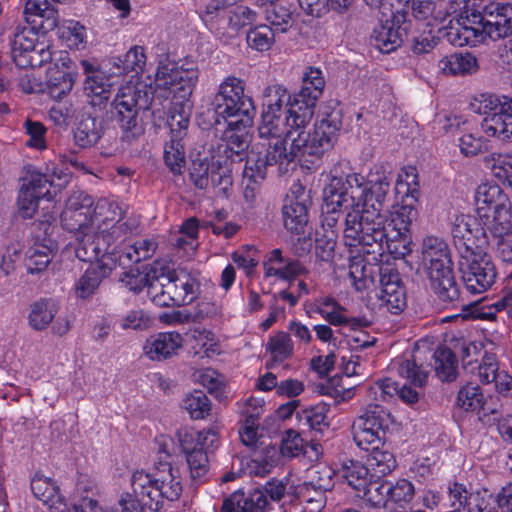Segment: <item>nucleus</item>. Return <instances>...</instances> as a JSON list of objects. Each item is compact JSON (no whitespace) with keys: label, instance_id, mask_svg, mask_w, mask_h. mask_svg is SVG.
<instances>
[{"label":"nucleus","instance_id":"1","mask_svg":"<svg viewBox=\"0 0 512 512\" xmlns=\"http://www.w3.org/2000/svg\"><path fill=\"white\" fill-rule=\"evenodd\" d=\"M391 173L375 165L367 177L348 174L345 179L332 176L324 189V222L333 227L344 215L343 238L346 246L378 244L394 258H404L411 248L408 236L416 211L411 205L396 203L383 215L382 209L390 189Z\"/></svg>","mask_w":512,"mask_h":512},{"label":"nucleus","instance_id":"2","mask_svg":"<svg viewBox=\"0 0 512 512\" xmlns=\"http://www.w3.org/2000/svg\"><path fill=\"white\" fill-rule=\"evenodd\" d=\"M324 86L322 71L308 67L303 73L300 91L293 96L281 85L266 87L260 120L264 127H268L264 131L282 135L294 142V147H303L308 156L319 160L334 146L340 130L338 119L329 116L316 122L312 133L306 131Z\"/></svg>","mask_w":512,"mask_h":512},{"label":"nucleus","instance_id":"3","mask_svg":"<svg viewBox=\"0 0 512 512\" xmlns=\"http://www.w3.org/2000/svg\"><path fill=\"white\" fill-rule=\"evenodd\" d=\"M471 108L484 115L480 130L468 123L459 134L457 146L464 157L486 152L492 138L512 140V97L494 93H480L473 97Z\"/></svg>","mask_w":512,"mask_h":512},{"label":"nucleus","instance_id":"4","mask_svg":"<svg viewBox=\"0 0 512 512\" xmlns=\"http://www.w3.org/2000/svg\"><path fill=\"white\" fill-rule=\"evenodd\" d=\"M231 120L223 133L222 142L217 151L207 157L193 161L190 176L196 187L206 189L209 185L213 188L215 195L222 199H228L231 193L232 163L234 157L239 156L249 143L248 129L252 125H244L242 117Z\"/></svg>","mask_w":512,"mask_h":512},{"label":"nucleus","instance_id":"5","mask_svg":"<svg viewBox=\"0 0 512 512\" xmlns=\"http://www.w3.org/2000/svg\"><path fill=\"white\" fill-rule=\"evenodd\" d=\"M474 218L469 214L456 215L451 233L459 254V271L466 289L473 294L488 290L496 278L495 266L486 252V239L481 229L471 234Z\"/></svg>","mask_w":512,"mask_h":512},{"label":"nucleus","instance_id":"6","mask_svg":"<svg viewBox=\"0 0 512 512\" xmlns=\"http://www.w3.org/2000/svg\"><path fill=\"white\" fill-rule=\"evenodd\" d=\"M264 125L257 128L258 142L248 153L243 178L245 182L243 195L248 202H253L259 192V184L266 176L268 166L277 165L279 172L288 170L296 158L308 156L303 147H294V142L274 132H265Z\"/></svg>","mask_w":512,"mask_h":512},{"label":"nucleus","instance_id":"7","mask_svg":"<svg viewBox=\"0 0 512 512\" xmlns=\"http://www.w3.org/2000/svg\"><path fill=\"white\" fill-rule=\"evenodd\" d=\"M464 14H460V27L446 33L454 46H477L487 38L498 40L512 34V4L492 3L480 12L482 2L463 0Z\"/></svg>","mask_w":512,"mask_h":512},{"label":"nucleus","instance_id":"8","mask_svg":"<svg viewBox=\"0 0 512 512\" xmlns=\"http://www.w3.org/2000/svg\"><path fill=\"white\" fill-rule=\"evenodd\" d=\"M131 486L134 494L155 510L165 502L178 500L183 491L179 467L161 460L148 470L135 471L131 476Z\"/></svg>","mask_w":512,"mask_h":512},{"label":"nucleus","instance_id":"9","mask_svg":"<svg viewBox=\"0 0 512 512\" xmlns=\"http://www.w3.org/2000/svg\"><path fill=\"white\" fill-rule=\"evenodd\" d=\"M421 264L431 288L444 303L459 299V288L453 272L448 244L439 237L427 236L421 244Z\"/></svg>","mask_w":512,"mask_h":512},{"label":"nucleus","instance_id":"10","mask_svg":"<svg viewBox=\"0 0 512 512\" xmlns=\"http://www.w3.org/2000/svg\"><path fill=\"white\" fill-rule=\"evenodd\" d=\"M204 25L220 40L236 37L257 20V12L237 0H211L200 12Z\"/></svg>","mask_w":512,"mask_h":512},{"label":"nucleus","instance_id":"11","mask_svg":"<svg viewBox=\"0 0 512 512\" xmlns=\"http://www.w3.org/2000/svg\"><path fill=\"white\" fill-rule=\"evenodd\" d=\"M71 173L62 165L48 164L45 173L31 171L18 196L19 213L23 218H32L41 199L52 200L57 192L70 182Z\"/></svg>","mask_w":512,"mask_h":512},{"label":"nucleus","instance_id":"12","mask_svg":"<svg viewBox=\"0 0 512 512\" xmlns=\"http://www.w3.org/2000/svg\"><path fill=\"white\" fill-rule=\"evenodd\" d=\"M150 287V299L159 307L180 306L192 303L198 296L199 283L189 273L177 272L161 263Z\"/></svg>","mask_w":512,"mask_h":512},{"label":"nucleus","instance_id":"13","mask_svg":"<svg viewBox=\"0 0 512 512\" xmlns=\"http://www.w3.org/2000/svg\"><path fill=\"white\" fill-rule=\"evenodd\" d=\"M77 258L89 262V267L76 280L73 290L76 298L90 299L98 290L102 280L116 268L117 262L113 253L103 251L100 243L82 242L75 249Z\"/></svg>","mask_w":512,"mask_h":512},{"label":"nucleus","instance_id":"14","mask_svg":"<svg viewBox=\"0 0 512 512\" xmlns=\"http://www.w3.org/2000/svg\"><path fill=\"white\" fill-rule=\"evenodd\" d=\"M176 437L185 456L190 478L193 481H204L209 471L208 451L217 446L218 433L211 428L202 431L181 428Z\"/></svg>","mask_w":512,"mask_h":512},{"label":"nucleus","instance_id":"15","mask_svg":"<svg viewBox=\"0 0 512 512\" xmlns=\"http://www.w3.org/2000/svg\"><path fill=\"white\" fill-rule=\"evenodd\" d=\"M367 5L380 10L378 24L373 29L372 41L375 47L382 53H390L401 46L406 28L402 24L406 20L408 6H400L395 0H380Z\"/></svg>","mask_w":512,"mask_h":512},{"label":"nucleus","instance_id":"16","mask_svg":"<svg viewBox=\"0 0 512 512\" xmlns=\"http://www.w3.org/2000/svg\"><path fill=\"white\" fill-rule=\"evenodd\" d=\"M198 80V70L191 63L181 64L168 57L159 60L155 73V90L164 97L190 98Z\"/></svg>","mask_w":512,"mask_h":512},{"label":"nucleus","instance_id":"17","mask_svg":"<svg viewBox=\"0 0 512 512\" xmlns=\"http://www.w3.org/2000/svg\"><path fill=\"white\" fill-rule=\"evenodd\" d=\"M215 112L223 119L242 117L244 125H253L256 108L251 97L245 95V82L229 76L220 84L215 96Z\"/></svg>","mask_w":512,"mask_h":512},{"label":"nucleus","instance_id":"18","mask_svg":"<svg viewBox=\"0 0 512 512\" xmlns=\"http://www.w3.org/2000/svg\"><path fill=\"white\" fill-rule=\"evenodd\" d=\"M142 85L127 84L122 86L113 101V115L120 125L123 137L131 140L143 133V127L138 121V110L142 106V101L147 104L146 94L141 95Z\"/></svg>","mask_w":512,"mask_h":512},{"label":"nucleus","instance_id":"19","mask_svg":"<svg viewBox=\"0 0 512 512\" xmlns=\"http://www.w3.org/2000/svg\"><path fill=\"white\" fill-rule=\"evenodd\" d=\"M476 217L479 226H488L506 218H512L511 202L501 187L494 183H481L474 195Z\"/></svg>","mask_w":512,"mask_h":512},{"label":"nucleus","instance_id":"20","mask_svg":"<svg viewBox=\"0 0 512 512\" xmlns=\"http://www.w3.org/2000/svg\"><path fill=\"white\" fill-rule=\"evenodd\" d=\"M390 414L379 404L369 405L366 411L352 424V436L355 444L369 450L382 444L389 428Z\"/></svg>","mask_w":512,"mask_h":512},{"label":"nucleus","instance_id":"21","mask_svg":"<svg viewBox=\"0 0 512 512\" xmlns=\"http://www.w3.org/2000/svg\"><path fill=\"white\" fill-rule=\"evenodd\" d=\"M94 201L85 192H74L66 201V206L61 214V222L65 229L82 235L78 246L82 242L91 243L95 239L92 219V207Z\"/></svg>","mask_w":512,"mask_h":512},{"label":"nucleus","instance_id":"22","mask_svg":"<svg viewBox=\"0 0 512 512\" xmlns=\"http://www.w3.org/2000/svg\"><path fill=\"white\" fill-rule=\"evenodd\" d=\"M12 58L20 68L41 67L52 59L50 44L39 41L34 30L23 28L14 35Z\"/></svg>","mask_w":512,"mask_h":512},{"label":"nucleus","instance_id":"23","mask_svg":"<svg viewBox=\"0 0 512 512\" xmlns=\"http://www.w3.org/2000/svg\"><path fill=\"white\" fill-rule=\"evenodd\" d=\"M123 209L117 199L100 198L92 207V219L95 239L91 242L100 243L103 251L108 250L110 240L116 233L115 224L122 219Z\"/></svg>","mask_w":512,"mask_h":512},{"label":"nucleus","instance_id":"24","mask_svg":"<svg viewBox=\"0 0 512 512\" xmlns=\"http://www.w3.org/2000/svg\"><path fill=\"white\" fill-rule=\"evenodd\" d=\"M412 14L418 20H427L429 25L433 22H443L452 17L448 32L460 27V14H464L463 0H411Z\"/></svg>","mask_w":512,"mask_h":512},{"label":"nucleus","instance_id":"25","mask_svg":"<svg viewBox=\"0 0 512 512\" xmlns=\"http://www.w3.org/2000/svg\"><path fill=\"white\" fill-rule=\"evenodd\" d=\"M379 306L398 314L406 307V293L399 273L390 268L380 269V286L376 294Z\"/></svg>","mask_w":512,"mask_h":512},{"label":"nucleus","instance_id":"26","mask_svg":"<svg viewBox=\"0 0 512 512\" xmlns=\"http://www.w3.org/2000/svg\"><path fill=\"white\" fill-rule=\"evenodd\" d=\"M449 500L456 510L463 509L466 512H498L496 497L487 491L469 492L460 483L449 486Z\"/></svg>","mask_w":512,"mask_h":512},{"label":"nucleus","instance_id":"27","mask_svg":"<svg viewBox=\"0 0 512 512\" xmlns=\"http://www.w3.org/2000/svg\"><path fill=\"white\" fill-rule=\"evenodd\" d=\"M264 276L278 281L291 282L307 272L297 260L285 257L282 250L275 248L263 260Z\"/></svg>","mask_w":512,"mask_h":512},{"label":"nucleus","instance_id":"28","mask_svg":"<svg viewBox=\"0 0 512 512\" xmlns=\"http://www.w3.org/2000/svg\"><path fill=\"white\" fill-rule=\"evenodd\" d=\"M476 229L484 232L486 245L491 243L495 246L503 261H512V218H506L488 226H479L474 218V224L469 227L473 236Z\"/></svg>","mask_w":512,"mask_h":512},{"label":"nucleus","instance_id":"29","mask_svg":"<svg viewBox=\"0 0 512 512\" xmlns=\"http://www.w3.org/2000/svg\"><path fill=\"white\" fill-rule=\"evenodd\" d=\"M183 345L184 338L179 332H159L145 340L143 353L152 361H162L176 356Z\"/></svg>","mask_w":512,"mask_h":512},{"label":"nucleus","instance_id":"30","mask_svg":"<svg viewBox=\"0 0 512 512\" xmlns=\"http://www.w3.org/2000/svg\"><path fill=\"white\" fill-rule=\"evenodd\" d=\"M81 67L86 74L84 91L90 98L91 104L100 106L106 103L111 95L113 85L111 77L103 69L95 67L88 60H82Z\"/></svg>","mask_w":512,"mask_h":512},{"label":"nucleus","instance_id":"31","mask_svg":"<svg viewBox=\"0 0 512 512\" xmlns=\"http://www.w3.org/2000/svg\"><path fill=\"white\" fill-rule=\"evenodd\" d=\"M31 490L33 495L52 512L72 511L68 508L66 497L61 493L59 486L52 478L36 474L31 480Z\"/></svg>","mask_w":512,"mask_h":512},{"label":"nucleus","instance_id":"32","mask_svg":"<svg viewBox=\"0 0 512 512\" xmlns=\"http://www.w3.org/2000/svg\"><path fill=\"white\" fill-rule=\"evenodd\" d=\"M316 311L334 326H347L355 330L366 325V320L349 316L346 308L330 296L317 300Z\"/></svg>","mask_w":512,"mask_h":512},{"label":"nucleus","instance_id":"33","mask_svg":"<svg viewBox=\"0 0 512 512\" xmlns=\"http://www.w3.org/2000/svg\"><path fill=\"white\" fill-rule=\"evenodd\" d=\"M24 16L28 23L51 31L58 26V11L48 0H27Z\"/></svg>","mask_w":512,"mask_h":512},{"label":"nucleus","instance_id":"34","mask_svg":"<svg viewBox=\"0 0 512 512\" xmlns=\"http://www.w3.org/2000/svg\"><path fill=\"white\" fill-rule=\"evenodd\" d=\"M369 394L376 402L389 401L396 394L407 404H414L419 399V393L415 388L406 384L400 387L399 384L390 377L378 380L371 385Z\"/></svg>","mask_w":512,"mask_h":512},{"label":"nucleus","instance_id":"35","mask_svg":"<svg viewBox=\"0 0 512 512\" xmlns=\"http://www.w3.org/2000/svg\"><path fill=\"white\" fill-rule=\"evenodd\" d=\"M438 69L446 76H465L476 73L479 64L477 58L470 53H453L439 60Z\"/></svg>","mask_w":512,"mask_h":512},{"label":"nucleus","instance_id":"36","mask_svg":"<svg viewBox=\"0 0 512 512\" xmlns=\"http://www.w3.org/2000/svg\"><path fill=\"white\" fill-rule=\"evenodd\" d=\"M137 497L129 493L121 495L118 501L120 510H106L96 500L83 497L78 502L73 503L71 512H146Z\"/></svg>","mask_w":512,"mask_h":512},{"label":"nucleus","instance_id":"37","mask_svg":"<svg viewBox=\"0 0 512 512\" xmlns=\"http://www.w3.org/2000/svg\"><path fill=\"white\" fill-rule=\"evenodd\" d=\"M193 379L213 395L218 401L224 402L231 398V391L225 377L211 368L199 369L194 372Z\"/></svg>","mask_w":512,"mask_h":512},{"label":"nucleus","instance_id":"38","mask_svg":"<svg viewBox=\"0 0 512 512\" xmlns=\"http://www.w3.org/2000/svg\"><path fill=\"white\" fill-rule=\"evenodd\" d=\"M278 450L275 446L265 445L261 450H254L246 460L244 469L249 475L263 477L275 466Z\"/></svg>","mask_w":512,"mask_h":512},{"label":"nucleus","instance_id":"39","mask_svg":"<svg viewBox=\"0 0 512 512\" xmlns=\"http://www.w3.org/2000/svg\"><path fill=\"white\" fill-rule=\"evenodd\" d=\"M58 310V302L54 299L35 301L31 304L28 314L29 326L36 331L45 330L55 319Z\"/></svg>","mask_w":512,"mask_h":512},{"label":"nucleus","instance_id":"40","mask_svg":"<svg viewBox=\"0 0 512 512\" xmlns=\"http://www.w3.org/2000/svg\"><path fill=\"white\" fill-rule=\"evenodd\" d=\"M75 76L57 65L50 67L47 71V91L54 100H61L69 94L74 86Z\"/></svg>","mask_w":512,"mask_h":512},{"label":"nucleus","instance_id":"41","mask_svg":"<svg viewBox=\"0 0 512 512\" xmlns=\"http://www.w3.org/2000/svg\"><path fill=\"white\" fill-rule=\"evenodd\" d=\"M388 488V512H410L408 504L415 493L414 485L406 479H399L395 483L388 482Z\"/></svg>","mask_w":512,"mask_h":512},{"label":"nucleus","instance_id":"42","mask_svg":"<svg viewBox=\"0 0 512 512\" xmlns=\"http://www.w3.org/2000/svg\"><path fill=\"white\" fill-rule=\"evenodd\" d=\"M284 227L293 234L304 233L308 224V205L302 202H285L282 208Z\"/></svg>","mask_w":512,"mask_h":512},{"label":"nucleus","instance_id":"43","mask_svg":"<svg viewBox=\"0 0 512 512\" xmlns=\"http://www.w3.org/2000/svg\"><path fill=\"white\" fill-rule=\"evenodd\" d=\"M172 106L169 110L167 124L173 134L174 138H178V135L182 131L186 130L189 125V117L191 113L190 98L188 99H176L172 97Z\"/></svg>","mask_w":512,"mask_h":512},{"label":"nucleus","instance_id":"44","mask_svg":"<svg viewBox=\"0 0 512 512\" xmlns=\"http://www.w3.org/2000/svg\"><path fill=\"white\" fill-rule=\"evenodd\" d=\"M189 335L196 354L203 353L206 357L212 358L222 353L220 341L210 330L194 328L190 330Z\"/></svg>","mask_w":512,"mask_h":512},{"label":"nucleus","instance_id":"45","mask_svg":"<svg viewBox=\"0 0 512 512\" xmlns=\"http://www.w3.org/2000/svg\"><path fill=\"white\" fill-rule=\"evenodd\" d=\"M339 473L347 484L358 493V496L361 495V490H363L370 481L369 468L359 461H345Z\"/></svg>","mask_w":512,"mask_h":512},{"label":"nucleus","instance_id":"46","mask_svg":"<svg viewBox=\"0 0 512 512\" xmlns=\"http://www.w3.org/2000/svg\"><path fill=\"white\" fill-rule=\"evenodd\" d=\"M389 370L391 373H396L408 380L415 387L423 386L427 379V373L410 358L394 359L389 366Z\"/></svg>","mask_w":512,"mask_h":512},{"label":"nucleus","instance_id":"47","mask_svg":"<svg viewBox=\"0 0 512 512\" xmlns=\"http://www.w3.org/2000/svg\"><path fill=\"white\" fill-rule=\"evenodd\" d=\"M329 410L330 408L326 403L320 402L314 406L298 411L296 417L301 426L314 430H322L329 425L327 420Z\"/></svg>","mask_w":512,"mask_h":512},{"label":"nucleus","instance_id":"48","mask_svg":"<svg viewBox=\"0 0 512 512\" xmlns=\"http://www.w3.org/2000/svg\"><path fill=\"white\" fill-rule=\"evenodd\" d=\"M371 454L367 459V468L377 478L390 474L396 467L394 455L388 450H380L379 446L370 448Z\"/></svg>","mask_w":512,"mask_h":512},{"label":"nucleus","instance_id":"49","mask_svg":"<svg viewBox=\"0 0 512 512\" xmlns=\"http://www.w3.org/2000/svg\"><path fill=\"white\" fill-rule=\"evenodd\" d=\"M333 475L334 471L331 467L316 465L308 470V481L302 485V490L312 489L314 492L325 493L334 485Z\"/></svg>","mask_w":512,"mask_h":512},{"label":"nucleus","instance_id":"50","mask_svg":"<svg viewBox=\"0 0 512 512\" xmlns=\"http://www.w3.org/2000/svg\"><path fill=\"white\" fill-rule=\"evenodd\" d=\"M388 481H369L361 490V497L372 508H384L388 512L389 493Z\"/></svg>","mask_w":512,"mask_h":512},{"label":"nucleus","instance_id":"51","mask_svg":"<svg viewBox=\"0 0 512 512\" xmlns=\"http://www.w3.org/2000/svg\"><path fill=\"white\" fill-rule=\"evenodd\" d=\"M101 132L100 123L95 118L85 117L77 123L74 139L80 147H89L98 142Z\"/></svg>","mask_w":512,"mask_h":512},{"label":"nucleus","instance_id":"52","mask_svg":"<svg viewBox=\"0 0 512 512\" xmlns=\"http://www.w3.org/2000/svg\"><path fill=\"white\" fill-rule=\"evenodd\" d=\"M53 258V248L42 243H35L27 251L26 267L30 274L41 273Z\"/></svg>","mask_w":512,"mask_h":512},{"label":"nucleus","instance_id":"53","mask_svg":"<svg viewBox=\"0 0 512 512\" xmlns=\"http://www.w3.org/2000/svg\"><path fill=\"white\" fill-rule=\"evenodd\" d=\"M485 163L499 182L512 188V154H491Z\"/></svg>","mask_w":512,"mask_h":512},{"label":"nucleus","instance_id":"54","mask_svg":"<svg viewBox=\"0 0 512 512\" xmlns=\"http://www.w3.org/2000/svg\"><path fill=\"white\" fill-rule=\"evenodd\" d=\"M182 407L192 419L200 420L210 414L212 404L202 391L195 390L184 397Z\"/></svg>","mask_w":512,"mask_h":512},{"label":"nucleus","instance_id":"55","mask_svg":"<svg viewBox=\"0 0 512 512\" xmlns=\"http://www.w3.org/2000/svg\"><path fill=\"white\" fill-rule=\"evenodd\" d=\"M59 38L69 48L79 49L84 46L87 39L86 28L75 20H66L58 27Z\"/></svg>","mask_w":512,"mask_h":512},{"label":"nucleus","instance_id":"56","mask_svg":"<svg viewBox=\"0 0 512 512\" xmlns=\"http://www.w3.org/2000/svg\"><path fill=\"white\" fill-rule=\"evenodd\" d=\"M435 371L443 381H452L456 377L457 360L446 347H439L434 352Z\"/></svg>","mask_w":512,"mask_h":512},{"label":"nucleus","instance_id":"57","mask_svg":"<svg viewBox=\"0 0 512 512\" xmlns=\"http://www.w3.org/2000/svg\"><path fill=\"white\" fill-rule=\"evenodd\" d=\"M248 46L258 52L268 51L275 42V31L269 25H257L247 33Z\"/></svg>","mask_w":512,"mask_h":512},{"label":"nucleus","instance_id":"58","mask_svg":"<svg viewBox=\"0 0 512 512\" xmlns=\"http://www.w3.org/2000/svg\"><path fill=\"white\" fill-rule=\"evenodd\" d=\"M145 63L146 55L144 48L141 46L131 47L123 58H116L114 60V65L120 72H135V74L143 71Z\"/></svg>","mask_w":512,"mask_h":512},{"label":"nucleus","instance_id":"59","mask_svg":"<svg viewBox=\"0 0 512 512\" xmlns=\"http://www.w3.org/2000/svg\"><path fill=\"white\" fill-rule=\"evenodd\" d=\"M119 325L124 330L144 331L152 327L153 317L142 308H134L123 314Z\"/></svg>","mask_w":512,"mask_h":512},{"label":"nucleus","instance_id":"60","mask_svg":"<svg viewBox=\"0 0 512 512\" xmlns=\"http://www.w3.org/2000/svg\"><path fill=\"white\" fill-rule=\"evenodd\" d=\"M349 278L357 291L367 289L372 282L371 274L362 256L354 255L350 257Z\"/></svg>","mask_w":512,"mask_h":512},{"label":"nucleus","instance_id":"61","mask_svg":"<svg viewBox=\"0 0 512 512\" xmlns=\"http://www.w3.org/2000/svg\"><path fill=\"white\" fill-rule=\"evenodd\" d=\"M157 267H161V262H155L146 271L127 273L122 279V282L129 290L136 293L142 291L144 288H147V294L150 297V287L152 282L155 280L154 272Z\"/></svg>","mask_w":512,"mask_h":512},{"label":"nucleus","instance_id":"62","mask_svg":"<svg viewBox=\"0 0 512 512\" xmlns=\"http://www.w3.org/2000/svg\"><path fill=\"white\" fill-rule=\"evenodd\" d=\"M483 403L484 397L477 385L468 384L458 392L456 405L464 411H477L482 408Z\"/></svg>","mask_w":512,"mask_h":512},{"label":"nucleus","instance_id":"63","mask_svg":"<svg viewBox=\"0 0 512 512\" xmlns=\"http://www.w3.org/2000/svg\"><path fill=\"white\" fill-rule=\"evenodd\" d=\"M164 161L173 173H180L185 164L184 146L179 138L172 137L165 145Z\"/></svg>","mask_w":512,"mask_h":512},{"label":"nucleus","instance_id":"64","mask_svg":"<svg viewBox=\"0 0 512 512\" xmlns=\"http://www.w3.org/2000/svg\"><path fill=\"white\" fill-rule=\"evenodd\" d=\"M23 127L25 134L28 136L27 147L39 151L47 148V129L41 122L28 119L24 122Z\"/></svg>","mask_w":512,"mask_h":512}]
</instances>
